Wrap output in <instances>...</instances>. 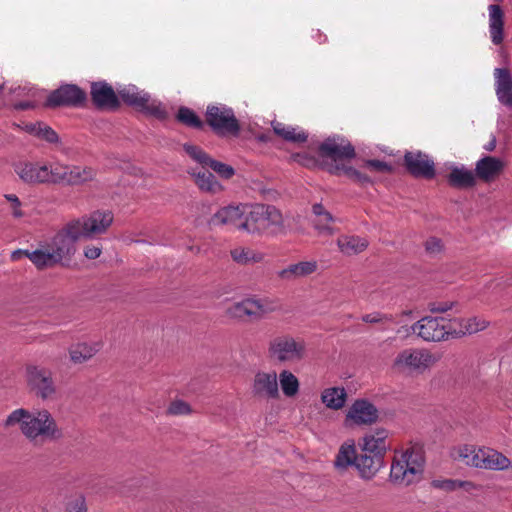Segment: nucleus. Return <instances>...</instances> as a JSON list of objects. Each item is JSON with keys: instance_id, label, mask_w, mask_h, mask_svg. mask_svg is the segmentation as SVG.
Listing matches in <instances>:
<instances>
[{"instance_id": "1", "label": "nucleus", "mask_w": 512, "mask_h": 512, "mask_svg": "<svg viewBox=\"0 0 512 512\" xmlns=\"http://www.w3.org/2000/svg\"><path fill=\"white\" fill-rule=\"evenodd\" d=\"M3 425L5 428L18 425L21 433L34 445H42L63 436L56 420L46 409L34 412L24 408L16 409L7 416Z\"/></svg>"}, {"instance_id": "2", "label": "nucleus", "mask_w": 512, "mask_h": 512, "mask_svg": "<svg viewBox=\"0 0 512 512\" xmlns=\"http://www.w3.org/2000/svg\"><path fill=\"white\" fill-rule=\"evenodd\" d=\"M318 157L325 169L336 176H346L348 179L359 185L371 183V178L348 165L351 159L356 156L352 144L341 137H329L318 147Z\"/></svg>"}, {"instance_id": "3", "label": "nucleus", "mask_w": 512, "mask_h": 512, "mask_svg": "<svg viewBox=\"0 0 512 512\" xmlns=\"http://www.w3.org/2000/svg\"><path fill=\"white\" fill-rule=\"evenodd\" d=\"M424 453L420 446H411L404 451L395 452L390 481L398 486L407 487L418 482L424 470Z\"/></svg>"}, {"instance_id": "4", "label": "nucleus", "mask_w": 512, "mask_h": 512, "mask_svg": "<svg viewBox=\"0 0 512 512\" xmlns=\"http://www.w3.org/2000/svg\"><path fill=\"white\" fill-rule=\"evenodd\" d=\"M487 328V322H414L410 329L412 333L424 341H442L457 339L471 335Z\"/></svg>"}, {"instance_id": "5", "label": "nucleus", "mask_w": 512, "mask_h": 512, "mask_svg": "<svg viewBox=\"0 0 512 512\" xmlns=\"http://www.w3.org/2000/svg\"><path fill=\"white\" fill-rule=\"evenodd\" d=\"M440 359V354L427 349L408 348L396 355L391 368L399 374H422L439 362Z\"/></svg>"}, {"instance_id": "6", "label": "nucleus", "mask_w": 512, "mask_h": 512, "mask_svg": "<svg viewBox=\"0 0 512 512\" xmlns=\"http://www.w3.org/2000/svg\"><path fill=\"white\" fill-rule=\"evenodd\" d=\"M77 224L74 220L68 222L47 243L62 266H66L71 262L76 252V242L84 238L79 230L80 226Z\"/></svg>"}, {"instance_id": "7", "label": "nucleus", "mask_w": 512, "mask_h": 512, "mask_svg": "<svg viewBox=\"0 0 512 512\" xmlns=\"http://www.w3.org/2000/svg\"><path fill=\"white\" fill-rule=\"evenodd\" d=\"M268 355L271 360L281 364L297 363L306 355V343L290 335L277 336L269 343Z\"/></svg>"}, {"instance_id": "8", "label": "nucleus", "mask_w": 512, "mask_h": 512, "mask_svg": "<svg viewBox=\"0 0 512 512\" xmlns=\"http://www.w3.org/2000/svg\"><path fill=\"white\" fill-rule=\"evenodd\" d=\"M205 120L212 131L218 136L237 137L241 131V125L233 109L224 104L208 105Z\"/></svg>"}, {"instance_id": "9", "label": "nucleus", "mask_w": 512, "mask_h": 512, "mask_svg": "<svg viewBox=\"0 0 512 512\" xmlns=\"http://www.w3.org/2000/svg\"><path fill=\"white\" fill-rule=\"evenodd\" d=\"M118 94L124 103L146 115L159 120H164L168 117L167 110L161 102L151 99L148 93L140 91L134 85L121 88Z\"/></svg>"}, {"instance_id": "10", "label": "nucleus", "mask_w": 512, "mask_h": 512, "mask_svg": "<svg viewBox=\"0 0 512 512\" xmlns=\"http://www.w3.org/2000/svg\"><path fill=\"white\" fill-rule=\"evenodd\" d=\"M26 382L30 393L35 397L43 401L55 399L57 386L50 369L28 365L26 367Z\"/></svg>"}, {"instance_id": "11", "label": "nucleus", "mask_w": 512, "mask_h": 512, "mask_svg": "<svg viewBox=\"0 0 512 512\" xmlns=\"http://www.w3.org/2000/svg\"><path fill=\"white\" fill-rule=\"evenodd\" d=\"M279 307L280 305L278 302L273 300H256L248 298L229 306L227 309V316L231 318L263 317L267 313L277 310Z\"/></svg>"}, {"instance_id": "12", "label": "nucleus", "mask_w": 512, "mask_h": 512, "mask_svg": "<svg viewBox=\"0 0 512 512\" xmlns=\"http://www.w3.org/2000/svg\"><path fill=\"white\" fill-rule=\"evenodd\" d=\"M86 100L87 94L84 90L75 84H65L49 94L46 105L48 107H80Z\"/></svg>"}, {"instance_id": "13", "label": "nucleus", "mask_w": 512, "mask_h": 512, "mask_svg": "<svg viewBox=\"0 0 512 512\" xmlns=\"http://www.w3.org/2000/svg\"><path fill=\"white\" fill-rule=\"evenodd\" d=\"M111 211H94L88 217L74 220L80 227L79 230L84 238L105 233L113 222Z\"/></svg>"}, {"instance_id": "14", "label": "nucleus", "mask_w": 512, "mask_h": 512, "mask_svg": "<svg viewBox=\"0 0 512 512\" xmlns=\"http://www.w3.org/2000/svg\"><path fill=\"white\" fill-rule=\"evenodd\" d=\"M404 166L416 178L432 179L436 173L434 161L421 151L406 152Z\"/></svg>"}, {"instance_id": "15", "label": "nucleus", "mask_w": 512, "mask_h": 512, "mask_svg": "<svg viewBox=\"0 0 512 512\" xmlns=\"http://www.w3.org/2000/svg\"><path fill=\"white\" fill-rule=\"evenodd\" d=\"M14 170L25 183H51V164L41 162H19L15 165Z\"/></svg>"}, {"instance_id": "16", "label": "nucleus", "mask_w": 512, "mask_h": 512, "mask_svg": "<svg viewBox=\"0 0 512 512\" xmlns=\"http://www.w3.org/2000/svg\"><path fill=\"white\" fill-rule=\"evenodd\" d=\"M251 393L258 399H277L280 396L277 374L275 371H258L255 373Z\"/></svg>"}, {"instance_id": "17", "label": "nucleus", "mask_w": 512, "mask_h": 512, "mask_svg": "<svg viewBox=\"0 0 512 512\" xmlns=\"http://www.w3.org/2000/svg\"><path fill=\"white\" fill-rule=\"evenodd\" d=\"M90 95L93 105L100 110H115L120 101L113 87L104 81L92 82Z\"/></svg>"}, {"instance_id": "18", "label": "nucleus", "mask_w": 512, "mask_h": 512, "mask_svg": "<svg viewBox=\"0 0 512 512\" xmlns=\"http://www.w3.org/2000/svg\"><path fill=\"white\" fill-rule=\"evenodd\" d=\"M378 417V409L365 399L356 400L346 415V419L356 425H372L377 422Z\"/></svg>"}, {"instance_id": "19", "label": "nucleus", "mask_w": 512, "mask_h": 512, "mask_svg": "<svg viewBox=\"0 0 512 512\" xmlns=\"http://www.w3.org/2000/svg\"><path fill=\"white\" fill-rule=\"evenodd\" d=\"M358 455L359 453L357 451L355 441L353 439H347L340 445L337 453L335 454L333 461L334 469L339 474H345L350 468L356 469Z\"/></svg>"}, {"instance_id": "20", "label": "nucleus", "mask_w": 512, "mask_h": 512, "mask_svg": "<svg viewBox=\"0 0 512 512\" xmlns=\"http://www.w3.org/2000/svg\"><path fill=\"white\" fill-rule=\"evenodd\" d=\"M245 212H247L246 204L225 206L212 216L211 223L213 225H230L240 230Z\"/></svg>"}, {"instance_id": "21", "label": "nucleus", "mask_w": 512, "mask_h": 512, "mask_svg": "<svg viewBox=\"0 0 512 512\" xmlns=\"http://www.w3.org/2000/svg\"><path fill=\"white\" fill-rule=\"evenodd\" d=\"M504 169V162L493 156H485L476 162L475 176L485 183L496 180Z\"/></svg>"}, {"instance_id": "22", "label": "nucleus", "mask_w": 512, "mask_h": 512, "mask_svg": "<svg viewBox=\"0 0 512 512\" xmlns=\"http://www.w3.org/2000/svg\"><path fill=\"white\" fill-rule=\"evenodd\" d=\"M495 91L499 102L505 106H512V76L506 68L494 70Z\"/></svg>"}, {"instance_id": "23", "label": "nucleus", "mask_w": 512, "mask_h": 512, "mask_svg": "<svg viewBox=\"0 0 512 512\" xmlns=\"http://www.w3.org/2000/svg\"><path fill=\"white\" fill-rule=\"evenodd\" d=\"M244 220L240 224V230L251 234L264 232L263 204L247 205Z\"/></svg>"}, {"instance_id": "24", "label": "nucleus", "mask_w": 512, "mask_h": 512, "mask_svg": "<svg viewBox=\"0 0 512 512\" xmlns=\"http://www.w3.org/2000/svg\"><path fill=\"white\" fill-rule=\"evenodd\" d=\"M448 184L457 189H468L476 185L475 172L464 166H453L447 175Z\"/></svg>"}, {"instance_id": "25", "label": "nucleus", "mask_w": 512, "mask_h": 512, "mask_svg": "<svg viewBox=\"0 0 512 512\" xmlns=\"http://www.w3.org/2000/svg\"><path fill=\"white\" fill-rule=\"evenodd\" d=\"M383 464L384 459L380 458V456L361 452L358 455L356 470L362 479L371 480L378 473Z\"/></svg>"}, {"instance_id": "26", "label": "nucleus", "mask_w": 512, "mask_h": 512, "mask_svg": "<svg viewBox=\"0 0 512 512\" xmlns=\"http://www.w3.org/2000/svg\"><path fill=\"white\" fill-rule=\"evenodd\" d=\"M312 212L315 216L313 220V224L315 229L320 234L332 235L335 230L333 228V224L336 219L331 215L329 211H327L322 204H314L312 206Z\"/></svg>"}, {"instance_id": "27", "label": "nucleus", "mask_w": 512, "mask_h": 512, "mask_svg": "<svg viewBox=\"0 0 512 512\" xmlns=\"http://www.w3.org/2000/svg\"><path fill=\"white\" fill-rule=\"evenodd\" d=\"M504 13L499 5L489 6V32L495 45L503 41Z\"/></svg>"}, {"instance_id": "28", "label": "nucleus", "mask_w": 512, "mask_h": 512, "mask_svg": "<svg viewBox=\"0 0 512 512\" xmlns=\"http://www.w3.org/2000/svg\"><path fill=\"white\" fill-rule=\"evenodd\" d=\"M272 128L275 135L288 142L304 143L308 139V134L304 130L279 121H273Z\"/></svg>"}, {"instance_id": "29", "label": "nucleus", "mask_w": 512, "mask_h": 512, "mask_svg": "<svg viewBox=\"0 0 512 512\" xmlns=\"http://www.w3.org/2000/svg\"><path fill=\"white\" fill-rule=\"evenodd\" d=\"M366 238L356 235H342L337 239L339 250L348 256L363 252L368 247Z\"/></svg>"}, {"instance_id": "30", "label": "nucleus", "mask_w": 512, "mask_h": 512, "mask_svg": "<svg viewBox=\"0 0 512 512\" xmlns=\"http://www.w3.org/2000/svg\"><path fill=\"white\" fill-rule=\"evenodd\" d=\"M317 270L316 261H301L289 265L287 268L278 272V276L283 280H293L299 277H305Z\"/></svg>"}, {"instance_id": "31", "label": "nucleus", "mask_w": 512, "mask_h": 512, "mask_svg": "<svg viewBox=\"0 0 512 512\" xmlns=\"http://www.w3.org/2000/svg\"><path fill=\"white\" fill-rule=\"evenodd\" d=\"M99 351V344L76 343L69 350V358L73 364H83L93 358Z\"/></svg>"}, {"instance_id": "32", "label": "nucleus", "mask_w": 512, "mask_h": 512, "mask_svg": "<svg viewBox=\"0 0 512 512\" xmlns=\"http://www.w3.org/2000/svg\"><path fill=\"white\" fill-rule=\"evenodd\" d=\"M26 257L40 270L52 268L60 264L52 250L48 247V244L26 253Z\"/></svg>"}, {"instance_id": "33", "label": "nucleus", "mask_w": 512, "mask_h": 512, "mask_svg": "<svg viewBox=\"0 0 512 512\" xmlns=\"http://www.w3.org/2000/svg\"><path fill=\"white\" fill-rule=\"evenodd\" d=\"M191 175L194 177L196 185L202 191L210 192V193H218L223 187L216 180L215 176L206 168L201 167L198 171L192 170Z\"/></svg>"}, {"instance_id": "34", "label": "nucleus", "mask_w": 512, "mask_h": 512, "mask_svg": "<svg viewBox=\"0 0 512 512\" xmlns=\"http://www.w3.org/2000/svg\"><path fill=\"white\" fill-rule=\"evenodd\" d=\"M230 255L233 261L240 265L259 263L264 258L261 252L246 247H236L230 251Z\"/></svg>"}, {"instance_id": "35", "label": "nucleus", "mask_w": 512, "mask_h": 512, "mask_svg": "<svg viewBox=\"0 0 512 512\" xmlns=\"http://www.w3.org/2000/svg\"><path fill=\"white\" fill-rule=\"evenodd\" d=\"M484 453V469L504 470L511 464L510 460L505 455L494 449L484 448Z\"/></svg>"}, {"instance_id": "36", "label": "nucleus", "mask_w": 512, "mask_h": 512, "mask_svg": "<svg viewBox=\"0 0 512 512\" xmlns=\"http://www.w3.org/2000/svg\"><path fill=\"white\" fill-rule=\"evenodd\" d=\"M346 396L347 394L344 388L333 387L325 389L322 393L321 399L328 408L338 410L344 406Z\"/></svg>"}, {"instance_id": "37", "label": "nucleus", "mask_w": 512, "mask_h": 512, "mask_svg": "<svg viewBox=\"0 0 512 512\" xmlns=\"http://www.w3.org/2000/svg\"><path fill=\"white\" fill-rule=\"evenodd\" d=\"M74 165L51 164V184L71 185Z\"/></svg>"}, {"instance_id": "38", "label": "nucleus", "mask_w": 512, "mask_h": 512, "mask_svg": "<svg viewBox=\"0 0 512 512\" xmlns=\"http://www.w3.org/2000/svg\"><path fill=\"white\" fill-rule=\"evenodd\" d=\"M264 232L274 228L275 232L283 227V216L281 211L273 205L263 204Z\"/></svg>"}, {"instance_id": "39", "label": "nucleus", "mask_w": 512, "mask_h": 512, "mask_svg": "<svg viewBox=\"0 0 512 512\" xmlns=\"http://www.w3.org/2000/svg\"><path fill=\"white\" fill-rule=\"evenodd\" d=\"M176 120L190 128L202 129L204 127V122L200 117L192 109L185 106L178 109Z\"/></svg>"}, {"instance_id": "40", "label": "nucleus", "mask_w": 512, "mask_h": 512, "mask_svg": "<svg viewBox=\"0 0 512 512\" xmlns=\"http://www.w3.org/2000/svg\"><path fill=\"white\" fill-rule=\"evenodd\" d=\"M279 383L285 396L293 397L299 391V381L297 377L288 370H283L279 374Z\"/></svg>"}, {"instance_id": "41", "label": "nucleus", "mask_w": 512, "mask_h": 512, "mask_svg": "<svg viewBox=\"0 0 512 512\" xmlns=\"http://www.w3.org/2000/svg\"><path fill=\"white\" fill-rule=\"evenodd\" d=\"M96 174V170L92 167L74 165L72 186L82 185L90 182L95 179Z\"/></svg>"}, {"instance_id": "42", "label": "nucleus", "mask_w": 512, "mask_h": 512, "mask_svg": "<svg viewBox=\"0 0 512 512\" xmlns=\"http://www.w3.org/2000/svg\"><path fill=\"white\" fill-rule=\"evenodd\" d=\"M362 441H363V443L361 445V452L369 454V455L380 456V458L384 459V456L388 449L387 444H380V443L374 442L373 437H365V436L362 438Z\"/></svg>"}, {"instance_id": "43", "label": "nucleus", "mask_w": 512, "mask_h": 512, "mask_svg": "<svg viewBox=\"0 0 512 512\" xmlns=\"http://www.w3.org/2000/svg\"><path fill=\"white\" fill-rule=\"evenodd\" d=\"M183 149L195 162L206 168L211 157L201 147L186 143Z\"/></svg>"}, {"instance_id": "44", "label": "nucleus", "mask_w": 512, "mask_h": 512, "mask_svg": "<svg viewBox=\"0 0 512 512\" xmlns=\"http://www.w3.org/2000/svg\"><path fill=\"white\" fill-rule=\"evenodd\" d=\"M31 131L39 138L46 140L49 143L58 142L57 133L49 126L41 123L32 126Z\"/></svg>"}, {"instance_id": "45", "label": "nucleus", "mask_w": 512, "mask_h": 512, "mask_svg": "<svg viewBox=\"0 0 512 512\" xmlns=\"http://www.w3.org/2000/svg\"><path fill=\"white\" fill-rule=\"evenodd\" d=\"M207 167L211 168L224 179H230L235 174V170L232 166L213 160L212 158L208 161L206 168Z\"/></svg>"}, {"instance_id": "46", "label": "nucleus", "mask_w": 512, "mask_h": 512, "mask_svg": "<svg viewBox=\"0 0 512 512\" xmlns=\"http://www.w3.org/2000/svg\"><path fill=\"white\" fill-rule=\"evenodd\" d=\"M67 512H87L85 497L82 494L71 496L66 503Z\"/></svg>"}, {"instance_id": "47", "label": "nucleus", "mask_w": 512, "mask_h": 512, "mask_svg": "<svg viewBox=\"0 0 512 512\" xmlns=\"http://www.w3.org/2000/svg\"><path fill=\"white\" fill-rule=\"evenodd\" d=\"M192 412L190 405L182 400H175L170 403L167 414L169 415H188Z\"/></svg>"}, {"instance_id": "48", "label": "nucleus", "mask_w": 512, "mask_h": 512, "mask_svg": "<svg viewBox=\"0 0 512 512\" xmlns=\"http://www.w3.org/2000/svg\"><path fill=\"white\" fill-rule=\"evenodd\" d=\"M424 247L428 255L435 257L442 253L444 246L441 239L430 237L425 241Z\"/></svg>"}, {"instance_id": "49", "label": "nucleus", "mask_w": 512, "mask_h": 512, "mask_svg": "<svg viewBox=\"0 0 512 512\" xmlns=\"http://www.w3.org/2000/svg\"><path fill=\"white\" fill-rule=\"evenodd\" d=\"M474 451H475L474 446L464 445L462 447H459L456 450V452H455L456 454L454 455V458L458 461H461L465 465L470 466V458L473 455Z\"/></svg>"}, {"instance_id": "50", "label": "nucleus", "mask_w": 512, "mask_h": 512, "mask_svg": "<svg viewBox=\"0 0 512 512\" xmlns=\"http://www.w3.org/2000/svg\"><path fill=\"white\" fill-rule=\"evenodd\" d=\"M459 480H434L432 486L435 488L442 489L444 491H455L458 490Z\"/></svg>"}, {"instance_id": "51", "label": "nucleus", "mask_w": 512, "mask_h": 512, "mask_svg": "<svg viewBox=\"0 0 512 512\" xmlns=\"http://www.w3.org/2000/svg\"><path fill=\"white\" fill-rule=\"evenodd\" d=\"M370 171L375 172H390L391 167L384 161L380 160H368L364 165Z\"/></svg>"}, {"instance_id": "52", "label": "nucleus", "mask_w": 512, "mask_h": 512, "mask_svg": "<svg viewBox=\"0 0 512 512\" xmlns=\"http://www.w3.org/2000/svg\"><path fill=\"white\" fill-rule=\"evenodd\" d=\"M294 159L296 162L300 163L301 165L312 168L317 165V159L315 157L309 156L305 153H298L294 156Z\"/></svg>"}, {"instance_id": "53", "label": "nucleus", "mask_w": 512, "mask_h": 512, "mask_svg": "<svg viewBox=\"0 0 512 512\" xmlns=\"http://www.w3.org/2000/svg\"><path fill=\"white\" fill-rule=\"evenodd\" d=\"M484 448L476 449L473 453V455L470 458V466L477 467V468H483V462H484Z\"/></svg>"}, {"instance_id": "54", "label": "nucleus", "mask_w": 512, "mask_h": 512, "mask_svg": "<svg viewBox=\"0 0 512 512\" xmlns=\"http://www.w3.org/2000/svg\"><path fill=\"white\" fill-rule=\"evenodd\" d=\"M388 436V431L385 429H377L373 433L366 434L365 437H373L374 442L380 444H386V438Z\"/></svg>"}, {"instance_id": "55", "label": "nucleus", "mask_w": 512, "mask_h": 512, "mask_svg": "<svg viewBox=\"0 0 512 512\" xmlns=\"http://www.w3.org/2000/svg\"><path fill=\"white\" fill-rule=\"evenodd\" d=\"M102 252V248L100 246L95 245H87L84 249V255L88 259H97Z\"/></svg>"}, {"instance_id": "56", "label": "nucleus", "mask_w": 512, "mask_h": 512, "mask_svg": "<svg viewBox=\"0 0 512 512\" xmlns=\"http://www.w3.org/2000/svg\"><path fill=\"white\" fill-rule=\"evenodd\" d=\"M452 304H448L446 302L440 303H430L428 305V309L431 313H443L451 309Z\"/></svg>"}, {"instance_id": "57", "label": "nucleus", "mask_w": 512, "mask_h": 512, "mask_svg": "<svg viewBox=\"0 0 512 512\" xmlns=\"http://www.w3.org/2000/svg\"><path fill=\"white\" fill-rule=\"evenodd\" d=\"M402 315L403 316H407V317L419 318V320H423V321H426V320H443V318H439V317L432 318V317L427 316V315H421L420 311L418 309H415V310H405V311H403Z\"/></svg>"}, {"instance_id": "58", "label": "nucleus", "mask_w": 512, "mask_h": 512, "mask_svg": "<svg viewBox=\"0 0 512 512\" xmlns=\"http://www.w3.org/2000/svg\"><path fill=\"white\" fill-rule=\"evenodd\" d=\"M475 488H476V486L474 483H472L470 481H460L459 480L458 489H464L467 492H471Z\"/></svg>"}, {"instance_id": "59", "label": "nucleus", "mask_w": 512, "mask_h": 512, "mask_svg": "<svg viewBox=\"0 0 512 512\" xmlns=\"http://www.w3.org/2000/svg\"><path fill=\"white\" fill-rule=\"evenodd\" d=\"M5 198L12 203V206L16 205V208L21 206V202L15 194H6Z\"/></svg>"}, {"instance_id": "60", "label": "nucleus", "mask_w": 512, "mask_h": 512, "mask_svg": "<svg viewBox=\"0 0 512 512\" xmlns=\"http://www.w3.org/2000/svg\"><path fill=\"white\" fill-rule=\"evenodd\" d=\"M30 251L29 250H16L14 252H12L11 254V259L13 261H17L19 260L22 256H26V253H29Z\"/></svg>"}, {"instance_id": "61", "label": "nucleus", "mask_w": 512, "mask_h": 512, "mask_svg": "<svg viewBox=\"0 0 512 512\" xmlns=\"http://www.w3.org/2000/svg\"><path fill=\"white\" fill-rule=\"evenodd\" d=\"M32 107V104L30 102H20L16 104V108L19 110H27Z\"/></svg>"}, {"instance_id": "62", "label": "nucleus", "mask_w": 512, "mask_h": 512, "mask_svg": "<svg viewBox=\"0 0 512 512\" xmlns=\"http://www.w3.org/2000/svg\"><path fill=\"white\" fill-rule=\"evenodd\" d=\"M12 208H13V215H14L15 217H21V216L23 215V213H22V211H21L20 207H19V208H16V205H14V206H12Z\"/></svg>"}, {"instance_id": "63", "label": "nucleus", "mask_w": 512, "mask_h": 512, "mask_svg": "<svg viewBox=\"0 0 512 512\" xmlns=\"http://www.w3.org/2000/svg\"><path fill=\"white\" fill-rule=\"evenodd\" d=\"M495 146V140L493 139V141L489 144V147L487 148V150H492Z\"/></svg>"}, {"instance_id": "64", "label": "nucleus", "mask_w": 512, "mask_h": 512, "mask_svg": "<svg viewBox=\"0 0 512 512\" xmlns=\"http://www.w3.org/2000/svg\"><path fill=\"white\" fill-rule=\"evenodd\" d=\"M363 320H369L368 318H363ZM372 321H375L376 319L375 318H372L371 319Z\"/></svg>"}]
</instances>
